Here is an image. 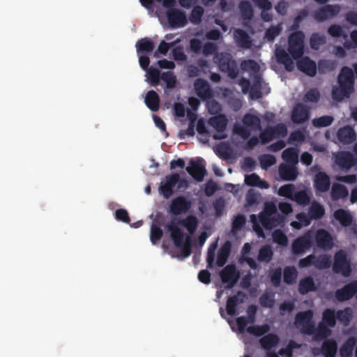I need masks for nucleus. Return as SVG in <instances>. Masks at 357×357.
I'll list each match as a JSON object with an SVG mask.
<instances>
[{
    "label": "nucleus",
    "mask_w": 357,
    "mask_h": 357,
    "mask_svg": "<svg viewBox=\"0 0 357 357\" xmlns=\"http://www.w3.org/2000/svg\"><path fill=\"white\" fill-rule=\"evenodd\" d=\"M308 13L305 10H301L294 19L293 24L289 29L294 31L289 36L288 47L287 52L283 49H277L275 56L279 63L284 65L285 69L291 72L294 69L293 59L298 60L304 53L305 35L303 31H297L301 22L307 16Z\"/></svg>",
    "instance_id": "obj_1"
},
{
    "label": "nucleus",
    "mask_w": 357,
    "mask_h": 357,
    "mask_svg": "<svg viewBox=\"0 0 357 357\" xmlns=\"http://www.w3.org/2000/svg\"><path fill=\"white\" fill-rule=\"evenodd\" d=\"M250 221L252 223L254 231L259 236H263L264 232L261 226L266 229H272L278 226H282L285 221L284 215L278 212L275 204L273 202L266 203L264 210L259 214L250 215Z\"/></svg>",
    "instance_id": "obj_2"
},
{
    "label": "nucleus",
    "mask_w": 357,
    "mask_h": 357,
    "mask_svg": "<svg viewBox=\"0 0 357 357\" xmlns=\"http://www.w3.org/2000/svg\"><path fill=\"white\" fill-rule=\"evenodd\" d=\"M355 76L353 70L348 66H343L337 76V86L332 89V98L336 102H341L349 98L354 92Z\"/></svg>",
    "instance_id": "obj_3"
},
{
    "label": "nucleus",
    "mask_w": 357,
    "mask_h": 357,
    "mask_svg": "<svg viewBox=\"0 0 357 357\" xmlns=\"http://www.w3.org/2000/svg\"><path fill=\"white\" fill-rule=\"evenodd\" d=\"M166 227L170 233V237L172 239L174 245L181 248L182 256L185 258L189 257L191 254L190 236H186V241L185 242V233L174 221L169 222Z\"/></svg>",
    "instance_id": "obj_4"
},
{
    "label": "nucleus",
    "mask_w": 357,
    "mask_h": 357,
    "mask_svg": "<svg viewBox=\"0 0 357 357\" xmlns=\"http://www.w3.org/2000/svg\"><path fill=\"white\" fill-rule=\"evenodd\" d=\"M214 59L221 72L227 73L231 79L237 77L239 73L238 63L230 53L225 52L216 53Z\"/></svg>",
    "instance_id": "obj_5"
},
{
    "label": "nucleus",
    "mask_w": 357,
    "mask_h": 357,
    "mask_svg": "<svg viewBox=\"0 0 357 357\" xmlns=\"http://www.w3.org/2000/svg\"><path fill=\"white\" fill-rule=\"evenodd\" d=\"M332 269L335 274L348 278L352 273L351 260L344 250H340L334 255Z\"/></svg>",
    "instance_id": "obj_6"
},
{
    "label": "nucleus",
    "mask_w": 357,
    "mask_h": 357,
    "mask_svg": "<svg viewBox=\"0 0 357 357\" xmlns=\"http://www.w3.org/2000/svg\"><path fill=\"white\" fill-rule=\"evenodd\" d=\"M334 165L342 172H348L357 165V158L350 151H340L334 154Z\"/></svg>",
    "instance_id": "obj_7"
},
{
    "label": "nucleus",
    "mask_w": 357,
    "mask_h": 357,
    "mask_svg": "<svg viewBox=\"0 0 357 357\" xmlns=\"http://www.w3.org/2000/svg\"><path fill=\"white\" fill-rule=\"evenodd\" d=\"M287 135V128L285 124L280 123L273 126H268L260 133L261 142L266 144L273 139L284 137Z\"/></svg>",
    "instance_id": "obj_8"
},
{
    "label": "nucleus",
    "mask_w": 357,
    "mask_h": 357,
    "mask_svg": "<svg viewBox=\"0 0 357 357\" xmlns=\"http://www.w3.org/2000/svg\"><path fill=\"white\" fill-rule=\"evenodd\" d=\"M294 324L303 333L312 335V310L298 312L296 315Z\"/></svg>",
    "instance_id": "obj_9"
},
{
    "label": "nucleus",
    "mask_w": 357,
    "mask_h": 357,
    "mask_svg": "<svg viewBox=\"0 0 357 357\" xmlns=\"http://www.w3.org/2000/svg\"><path fill=\"white\" fill-rule=\"evenodd\" d=\"M166 17L172 29L183 27L188 23L185 13L178 8L167 9Z\"/></svg>",
    "instance_id": "obj_10"
},
{
    "label": "nucleus",
    "mask_w": 357,
    "mask_h": 357,
    "mask_svg": "<svg viewBox=\"0 0 357 357\" xmlns=\"http://www.w3.org/2000/svg\"><path fill=\"white\" fill-rule=\"evenodd\" d=\"M222 283L227 284L225 289H231L238 282L240 274L234 264L226 266L220 273Z\"/></svg>",
    "instance_id": "obj_11"
},
{
    "label": "nucleus",
    "mask_w": 357,
    "mask_h": 357,
    "mask_svg": "<svg viewBox=\"0 0 357 357\" xmlns=\"http://www.w3.org/2000/svg\"><path fill=\"white\" fill-rule=\"evenodd\" d=\"M228 120L225 114H219L209 118L208 123L213 127L217 132V134L213 135V137L215 139H223L226 137L224 133Z\"/></svg>",
    "instance_id": "obj_12"
},
{
    "label": "nucleus",
    "mask_w": 357,
    "mask_h": 357,
    "mask_svg": "<svg viewBox=\"0 0 357 357\" xmlns=\"http://www.w3.org/2000/svg\"><path fill=\"white\" fill-rule=\"evenodd\" d=\"M192 206V202L184 196H178L173 199L169 204V213L174 215L186 213Z\"/></svg>",
    "instance_id": "obj_13"
},
{
    "label": "nucleus",
    "mask_w": 357,
    "mask_h": 357,
    "mask_svg": "<svg viewBox=\"0 0 357 357\" xmlns=\"http://www.w3.org/2000/svg\"><path fill=\"white\" fill-rule=\"evenodd\" d=\"M340 12V6L328 4L324 6L319 10H314V20L318 22H323L337 16Z\"/></svg>",
    "instance_id": "obj_14"
},
{
    "label": "nucleus",
    "mask_w": 357,
    "mask_h": 357,
    "mask_svg": "<svg viewBox=\"0 0 357 357\" xmlns=\"http://www.w3.org/2000/svg\"><path fill=\"white\" fill-rule=\"evenodd\" d=\"M357 293V280L351 281L335 292V297L339 302L349 301Z\"/></svg>",
    "instance_id": "obj_15"
},
{
    "label": "nucleus",
    "mask_w": 357,
    "mask_h": 357,
    "mask_svg": "<svg viewBox=\"0 0 357 357\" xmlns=\"http://www.w3.org/2000/svg\"><path fill=\"white\" fill-rule=\"evenodd\" d=\"M314 238L317 247L322 250H330L334 245L331 234L325 229L317 230Z\"/></svg>",
    "instance_id": "obj_16"
},
{
    "label": "nucleus",
    "mask_w": 357,
    "mask_h": 357,
    "mask_svg": "<svg viewBox=\"0 0 357 357\" xmlns=\"http://www.w3.org/2000/svg\"><path fill=\"white\" fill-rule=\"evenodd\" d=\"M245 298V294L241 291H238L235 295L229 296L226 302L227 313L231 317L238 314V312L236 310V307L239 304L244 303Z\"/></svg>",
    "instance_id": "obj_17"
},
{
    "label": "nucleus",
    "mask_w": 357,
    "mask_h": 357,
    "mask_svg": "<svg viewBox=\"0 0 357 357\" xmlns=\"http://www.w3.org/2000/svg\"><path fill=\"white\" fill-rule=\"evenodd\" d=\"M312 245V231L309 230L305 236L296 238L292 243V252L295 255L301 254Z\"/></svg>",
    "instance_id": "obj_18"
},
{
    "label": "nucleus",
    "mask_w": 357,
    "mask_h": 357,
    "mask_svg": "<svg viewBox=\"0 0 357 357\" xmlns=\"http://www.w3.org/2000/svg\"><path fill=\"white\" fill-rule=\"evenodd\" d=\"M179 181V174L174 173L165 177V182L161 183L159 191L166 199H168L173 194V188Z\"/></svg>",
    "instance_id": "obj_19"
},
{
    "label": "nucleus",
    "mask_w": 357,
    "mask_h": 357,
    "mask_svg": "<svg viewBox=\"0 0 357 357\" xmlns=\"http://www.w3.org/2000/svg\"><path fill=\"white\" fill-rule=\"evenodd\" d=\"M186 171L198 182L203 181L207 172L201 160L195 161L192 160L190 162V166L186 167Z\"/></svg>",
    "instance_id": "obj_20"
},
{
    "label": "nucleus",
    "mask_w": 357,
    "mask_h": 357,
    "mask_svg": "<svg viewBox=\"0 0 357 357\" xmlns=\"http://www.w3.org/2000/svg\"><path fill=\"white\" fill-rule=\"evenodd\" d=\"M194 89L197 96L202 100H205L213 97V91L210 85L204 79H197L194 82Z\"/></svg>",
    "instance_id": "obj_21"
},
{
    "label": "nucleus",
    "mask_w": 357,
    "mask_h": 357,
    "mask_svg": "<svg viewBox=\"0 0 357 357\" xmlns=\"http://www.w3.org/2000/svg\"><path fill=\"white\" fill-rule=\"evenodd\" d=\"M291 119L293 123L301 124L309 119V111L307 107L301 103L296 104L291 112Z\"/></svg>",
    "instance_id": "obj_22"
},
{
    "label": "nucleus",
    "mask_w": 357,
    "mask_h": 357,
    "mask_svg": "<svg viewBox=\"0 0 357 357\" xmlns=\"http://www.w3.org/2000/svg\"><path fill=\"white\" fill-rule=\"evenodd\" d=\"M337 137L340 143L347 145L356 140V135L352 127L345 126L337 130Z\"/></svg>",
    "instance_id": "obj_23"
},
{
    "label": "nucleus",
    "mask_w": 357,
    "mask_h": 357,
    "mask_svg": "<svg viewBox=\"0 0 357 357\" xmlns=\"http://www.w3.org/2000/svg\"><path fill=\"white\" fill-rule=\"evenodd\" d=\"M280 177L283 181H295L298 176V170L295 165L282 163L278 168Z\"/></svg>",
    "instance_id": "obj_24"
},
{
    "label": "nucleus",
    "mask_w": 357,
    "mask_h": 357,
    "mask_svg": "<svg viewBox=\"0 0 357 357\" xmlns=\"http://www.w3.org/2000/svg\"><path fill=\"white\" fill-rule=\"evenodd\" d=\"M337 65V62L336 61L331 59H321L319 61L317 66L314 61V77L317 73V69L319 73L326 74L333 71L336 68Z\"/></svg>",
    "instance_id": "obj_25"
},
{
    "label": "nucleus",
    "mask_w": 357,
    "mask_h": 357,
    "mask_svg": "<svg viewBox=\"0 0 357 357\" xmlns=\"http://www.w3.org/2000/svg\"><path fill=\"white\" fill-rule=\"evenodd\" d=\"M234 39L238 46L243 49H249L252 46V40L245 31L237 29L234 32Z\"/></svg>",
    "instance_id": "obj_26"
},
{
    "label": "nucleus",
    "mask_w": 357,
    "mask_h": 357,
    "mask_svg": "<svg viewBox=\"0 0 357 357\" xmlns=\"http://www.w3.org/2000/svg\"><path fill=\"white\" fill-rule=\"evenodd\" d=\"M314 183L316 189L320 192H326L330 188V178L325 172L317 173Z\"/></svg>",
    "instance_id": "obj_27"
},
{
    "label": "nucleus",
    "mask_w": 357,
    "mask_h": 357,
    "mask_svg": "<svg viewBox=\"0 0 357 357\" xmlns=\"http://www.w3.org/2000/svg\"><path fill=\"white\" fill-rule=\"evenodd\" d=\"M231 245L229 241H226L218 252L216 264L219 267L225 265L231 252Z\"/></svg>",
    "instance_id": "obj_28"
},
{
    "label": "nucleus",
    "mask_w": 357,
    "mask_h": 357,
    "mask_svg": "<svg viewBox=\"0 0 357 357\" xmlns=\"http://www.w3.org/2000/svg\"><path fill=\"white\" fill-rule=\"evenodd\" d=\"M280 341V339L278 335L268 333L259 340V343L264 350L270 351L272 348L276 347Z\"/></svg>",
    "instance_id": "obj_29"
},
{
    "label": "nucleus",
    "mask_w": 357,
    "mask_h": 357,
    "mask_svg": "<svg viewBox=\"0 0 357 357\" xmlns=\"http://www.w3.org/2000/svg\"><path fill=\"white\" fill-rule=\"evenodd\" d=\"M337 351V344L333 339L326 340L321 347V354L324 357H335Z\"/></svg>",
    "instance_id": "obj_30"
},
{
    "label": "nucleus",
    "mask_w": 357,
    "mask_h": 357,
    "mask_svg": "<svg viewBox=\"0 0 357 357\" xmlns=\"http://www.w3.org/2000/svg\"><path fill=\"white\" fill-rule=\"evenodd\" d=\"M356 342V337H349L340 348V357H351Z\"/></svg>",
    "instance_id": "obj_31"
},
{
    "label": "nucleus",
    "mask_w": 357,
    "mask_h": 357,
    "mask_svg": "<svg viewBox=\"0 0 357 357\" xmlns=\"http://www.w3.org/2000/svg\"><path fill=\"white\" fill-rule=\"evenodd\" d=\"M146 106L153 112H157L160 107V97L153 90L148 91L145 97Z\"/></svg>",
    "instance_id": "obj_32"
},
{
    "label": "nucleus",
    "mask_w": 357,
    "mask_h": 357,
    "mask_svg": "<svg viewBox=\"0 0 357 357\" xmlns=\"http://www.w3.org/2000/svg\"><path fill=\"white\" fill-rule=\"evenodd\" d=\"M334 218L344 227L351 225L353 221L351 213L342 208L337 209L335 211Z\"/></svg>",
    "instance_id": "obj_33"
},
{
    "label": "nucleus",
    "mask_w": 357,
    "mask_h": 357,
    "mask_svg": "<svg viewBox=\"0 0 357 357\" xmlns=\"http://www.w3.org/2000/svg\"><path fill=\"white\" fill-rule=\"evenodd\" d=\"M137 52L139 54L151 53L155 48L154 43L148 38L139 40L136 44Z\"/></svg>",
    "instance_id": "obj_34"
},
{
    "label": "nucleus",
    "mask_w": 357,
    "mask_h": 357,
    "mask_svg": "<svg viewBox=\"0 0 357 357\" xmlns=\"http://www.w3.org/2000/svg\"><path fill=\"white\" fill-rule=\"evenodd\" d=\"M245 183L249 186L259 187L261 189H267L269 187L267 182L262 181L261 178L255 173L245 176Z\"/></svg>",
    "instance_id": "obj_35"
},
{
    "label": "nucleus",
    "mask_w": 357,
    "mask_h": 357,
    "mask_svg": "<svg viewBox=\"0 0 357 357\" xmlns=\"http://www.w3.org/2000/svg\"><path fill=\"white\" fill-rule=\"evenodd\" d=\"M174 222L177 224L178 227V225L183 226L190 234H192L195 231L198 225L197 219L194 215H188L185 219Z\"/></svg>",
    "instance_id": "obj_36"
},
{
    "label": "nucleus",
    "mask_w": 357,
    "mask_h": 357,
    "mask_svg": "<svg viewBox=\"0 0 357 357\" xmlns=\"http://www.w3.org/2000/svg\"><path fill=\"white\" fill-rule=\"evenodd\" d=\"M241 16L243 20L250 21L254 16V10L248 1H242L238 5Z\"/></svg>",
    "instance_id": "obj_37"
},
{
    "label": "nucleus",
    "mask_w": 357,
    "mask_h": 357,
    "mask_svg": "<svg viewBox=\"0 0 357 357\" xmlns=\"http://www.w3.org/2000/svg\"><path fill=\"white\" fill-rule=\"evenodd\" d=\"M282 159L288 164L296 165L298 162V150L296 148H287L282 154Z\"/></svg>",
    "instance_id": "obj_38"
},
{
    "label": "nucleus",
    "mask_w": 357,
    "mask_h": 357,
    "mask_svg": "<svg viewBox=\"0 0 357 357\" xmlns=\"http://www.w3.org/2000/svg\"><path fill=\"white\" fill-rule=\"evenodd\" d=\"M332 334L331 328L320 323L317 328L314 327V341L326 339Z\"/></svg>",
    "instance_id": "obj_39"
},
{
    "label": "nucleus",
    "mask_w": 357,
    "mask_h": 357,
    "mask_svg": "<svg viewBox=\"0 0 357 357\" xmlns=\"http://www.w3.org/2000/svg\"><path fill=\"white\" fill-rule=\"evenodd\" d=\"M301 57L302 56L299 58L301 59L297 61L298 69L307 75L312 77V60L307 56Z\"/></svg>",
    "instance_id": "obj_40"
},
{
    "label": "nucleus",
    "mask_w": 357,
    "mask_h": 357,
    "mask_svg": "<svg viewBox=\"0 0 357 357\" xmlns=\"http://www.w3.org/2000/svg\"><path fill=\"white\" fill-rule=\"evenodd\" d=\"M321 323L329 326L330 328L335 327L336 325V315L335 310L327 308L324 310Z\"/></svg>",
    "instance_id": "obj_41"
},
{
    "label": "nucleus",
    "mask_w": 357,
    "mask_h": 357,
    "mask_svg": "<svg viewBox=\"0 0 357 357\" xmlns=\"http://www.w3.org/2000/svg\"><path fill=\"white\" fill-rule=\"evenodd\" d=\"M349 191L347 188L339 183H334L331 189V197L333 200L345 198L348 196Z\"/></svg>",
    "instance_id": "obj_42"
},
{
    "label": "nucleus",
    "mask_w": 357,
    "mask_h": 357,
    "mask_svg": "<svg viewBox=\"0 0 357 357\" xmlns=\"http://www.w3.org/2000/svg\"><path fill=\"white\" fill-rule=\"evenodd\" d=\"M331 257L328 255H321L318 257L314 256V266L319 269H326L332 266Z\"/></svg>",
    "instance_id": "obj_43"
},
{
    "label": "nucleus",
    "mask_w": 357,
    "mask_h": 357,
    "mask_svg": "<svg viewBox=\"0 0 357 357\" xmlns=\"http://www.w3.org/2000/svg\"><path fill=\"white\" fill-rule=\"evenodd\" d=\"M298 271L294 266H286L283 271L284 282L287 284H293L296 282Z\"/></svg>",
    "instance_id": "obj_44"
},
{
    "label": "nucleus",
    "mask_w": 357,
    "mask_h": 357,
    "mask_svg": "<svg viewBox=\"0 0 357 357\" xmlns=\"http://www.w3.org/2000/svg\"><path fill=\"white\" fill-rule=\"evenodd\" d=\"M245 331L250 335L261 337L264 336L270 331V326L268 324L252 325L248 326Z\"/></svg>",
    "instance_id": "obj_45"
},
{
    "label": "nucleus",
    "mask_w": 357,
    "mask_h": 357,
    "mask_svg": "<svg viewBox=\"0 0 357 357\" xmlns=\"http://www.w3.org/2000/svg\"><path fill=\"white\" fill-rule=\"evenodd\" d=\"M335 315L336 321L338 320L340 322L347 326L351 319L352 311L350 307H345L344 310H339L335 312Z\"/></svg>",
    "instance_id": "obj_46"
},
{
    "label": "nucleus",
    "mask_w": 357,
    "mask_h": 357,
    "mask_svg": "<svg viewBox=\"0 0 357 357\" xmlns=\"http://www.w3.org/2000/svg\"><path fill=\"white\" fill-rule=\"evenodd\" d=\"M240 67L243 71H250L254 73H259L260 66L258 63L253 59L243 60L240 64Z\"/></svg>",
    "instance_id": "obj_47"
},
{
    "label": "nucleus",
    "mask_w": 357,
    "mask_h": 357,
    "mask_svg": "<svg viewBox=\"0 0 357 357\" xmlns=\"http://www.w3.org/2000/svg\"><path fill=\"white\" fill-rule=\"evenodd\" d=\"M256 321V317L254 316H241L236 318V324L238 326V329L240 333H243L247 329V326L248 324H253Z\"/></svg>",
    "instance_id": "obj_48"
},
{
    "label": "nucleus",
    "mask_w": 357,
    "mask_h": 357,
    "mask_svg": "<svg viewBox=\"0 0 357 357\" xmlns=\"http://www.w3.org/2000/svg\"><path fill=\"white\" fill-rule=\"evenodd\" d=\"M160 70L158 68L150 67L146 70V77L150 84L153 86L158 85L160 79Z\"/></svg>",
    "instance_id": "obj_49"
},
{
    "label": "nucleus",
    "mask_w": 357,
    "mask_h": 357,
    "mask_svg": "<svg viewBox=\"0 0 357 357\" xmlns=\"http://www.w3.org/2000/svg\"><path fill=\"white\" fill-rule=\"evenodd\" d=\"M273 255L271 248L269 245H264L259 251L257 259L261 262L268 263L272 259Z\"/></svg>",
    "instance_id": "obj_50"
},
{
    "label": "nucleus",
    "mask_w": 357,
    "mask_h": 357,
    "mask_svg": "<svg viewBox=\"0 0 357 357\" xmlns=\"http://www.w3.org/2000/svg\"><path fill=\"white\" fill-rule=\"evenodd\" d=\"M204 12V8L202 6H194L189 17L190 21L194 24H199L202 21Z\"/></svg>",
    "instance_id": "obj_51"
},
{
    "label": "nucleus",
    "mask_w": 357,
    "mask_h": 357,
    "mask_svg": "<svg viewBox=\"0 0 357 357\" xmlns=\"http://www.w3.org/2000/svg\"><path fill=\"white\" fill-rule=\"evenodd\" d=\"M282 29V24L271 26L265 32V38L269 42H273L275 38L280 34Z\"/></svg>",
    "instance_id": "obj_52"
},
{
    "label": "nucleus",
    "mask_w": 357,
    "mask_h": 357,
    "mask_svg": "<svg viewBox=\"0 0 357 357\" xmlns=\"http://www.w3.org/2000/svg\"><path fill=\"white\" fill-rule=\"evenodd\" d=\"M261 167L263 169H268L269 167L275 165L276 158L271 154H263L259 157Z\"/></svg>",
    "instance_id": "obj_53"
},
{
    "label": "nucleus",
    "mask_w": 357,
    "mask_h": 357,
    "mask_svg": "<svg viewBox=\"0 0 357 357\" xmlns=\"http://www.w3.org/2000/svg\"><path fill=\"white\" fill-rule=\"evenodd\" d=\"M163 236L162 229L155 225L153 223L151 227V233H150V240L151 242L155 245L158 243V241L162 238Z\"/></svg>",
    "instance_id": "obj_54"
},
{
    "label": "nucleus",
    "mask_w": 357,
    "mask_h": 357,
    "mask_svg": "<svg viewBox=\"0 0 357 357\" xmlns=\"http://www.w3.org/2000/svg\"><path fill=\"white\" fill-rule=\"evenodd\" d=\"M160 79L166 83L168 89H173L176 86V77L172 71L163 72L161 74Z\"/></svg>",
    "instance_id": "obj_55"
},
{
    "label": "nucleus",
    "mask_w": 357,
    "mask_h": 357,
    "mask_svg": "<svg viewBox=\"0 0 357 357\" xmlns=\"http://www.w3.org/2000/svg\"><path fill=\"white\" fill-rule=\"evenodd\" d=\"M299 292L302 294L312 291V276L309 275L300 281L298 285Z\"/></svg>",
    "instance_id": "obj_56"
},
{
    "label": "nucleus",
    "mask_w": 357,
    "mask_h": 357,
    "mask_svg": "<svg viewBox=\"0 0 357 357\" xmlns=\"http://www.w3.org/2000/svg\"><path fill=\"white\" fill-rule=\"evenodd\" d=\"M259 303L264 307L272 308L275 304L274 296L265 292L259 297Z\"/></svg>",
    "instance_id": "obj_57"
},
{
    "label": "nucleus",
    "mask_w": 357,
    "mask_h": 357,
    "mask_svg": "<svg viewBox=\"0 0 357 357\" xmlns=\"http://www.w3.org/2000/svg\"><path fill=\"white\" fill-rule=\"evenodd\" d=\"M243 123L248 127L260 128V119L255 115L246 114L243 118Z\"/></svg>",
    "instance_id": "obj_58"
},
{
    "label": "nucleus",
    "mask_w": 357,
    "mask_h": 357,
    "mask_svg": "<svg viewBox=\"0 0 357 357\" xmlns=\"http://www.w3.org/2000/svg\"><path fill=\"white\" fill-rule=\"evenodd\" d=\"M295 192L294 185L286 184L280 188L278 193L280 196L285 197L292 200Z\"/></svg>",
    "instance_id": "obj_59"
},
{
    "label": "nucleus",
    "mask_w": 357,
    "mask_h": 357,
    "mask_svg": "<svg viewBox=\"0 0 357 357\" xmlns=\"http://www.w3.org/2000/svg\"><path fill=\"white\" fill-rule=\"evenodd\" d=\"M328 34L334 38L343 37L345 40L347 38L348 36L342 28L337 24H332L328 29Z\"/></svg>",
    "instance_id": "obj_60"
},
{
    "label": "nucleus",
    "mask_w": 357,
    "mask_h": 357,
    "mask_svg": "<svg viewBox=\"0 0 357 357\" xmlns=\"http://www.w3.org/2000/svg\"><path fill=\"white\" fill-rule=\"evenodd\" d=\"M333 117L331 116H322L317 119H314V127H326L332 124Z\"/></svg>",
    "instance_id": "obj_61"
},
{
    "label": "nucleus",
    "mask_w": 357,
    "mask_h": 357,
    "mask_svg": "<svg viewBox=\"0 0 357 357\" xmlns=\"http://www.w3.org/2000/svg\"><path fill=\"white\" fill-rule=\"evenodd\" d=\"M292 200L295 201L298 204L306 205L310 202V197L305 191L300 190L295 192Z\"/></svg>",
    "instance_id": "obj_62"
},
{
    "label": "nucleus",
    "mask_w": 357,
    "mask_h": 357,
    "mask_svg": "<svg viewBox=\"0 0 357 357\" xmlns=\"http://www.w3.org/2000/svg\"><path fill=\"white\" fill-rule=\"evenodd\" d=\"M273 238L276 243L285 246L287 245L288 239L287 236L280 230L276 229L273 232Z\"/></svg>",
    "instance_id": "obj_63"
},
{
    "label": "nucleus",
    "mask_w": 357,
    "mask_h": 357,
    "mask_svg": "<svg viewBox=\"0 0 357 357\" xmlns=\"http://www.w3.org/2000/svg\"><path fill=\"white\" fill-rule=\"evenodd\" d=\"M305 140V135L303 132L300 130H296L292 132L288 139V144H294L295 143H301Z\"/></svg>",
    "instance_id": "obj_64"
}]
</instances>
